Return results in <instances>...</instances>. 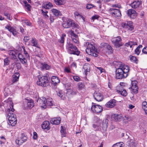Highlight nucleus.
Segmentation results:
<instances>
[{
	"instance_id": "nucleus-1",
	"label": "nucleus",
	"mask_w": 147,
	"mask_h": 147,
	"mask_svg": "<svg viewBox=\"0 0 147 147\" xmlns=\"http://www.w3.org/2000/svg\"><path fill=\"white\" fill-rule=\"evenodd\" d=\"M114 63L118 67L116 68L115 70L116 78L120 79L127 77L129 70V67L121 62L115 61Z\"/></svg>"
},
{
	"instance_id": "nucleus-2",
	"label": "nucleus",
	"mask_w": 147,
	"mask_h": 147,
	"mask_svg": "<svg viewBox=\"0 0 147 147\" xmlns=\"http://www.w3.org/2000/svg\"><path fill=\"white\" fill-rule=\"evenodd\" d=\"M85 46H86V53L88 55L94 57L98 56V54L99 53V51L95 49L94 46L90 42H87L84 44Z\"/></svg>"
},
{
	"instance_id": "nucleus-3",
	"label": "nucleus",
	"mask_w": 147,
	"mask_h": 147,
	"mask_svg": "<svg viewBox=\"0 0 147 147\" xmlns=\"http://www.w3.org/2000/svg\"><path fill=\"white\" fill-rule=\"evenodd\" d=\"M38 80L37 82L38 85L43 87H46L48 85L50 78L48 74L42 76H38Z\"/></svg>"
},
{
	"instance_id": "nucleus-4",
	"label": "nucleus",
	"mask_w": 147,
	"mask_h": 147,
	"mask_svg": "<svg viewBox=\"0 0 147 147\" xmlns=\"http://www.w3.org/2000/svg\"><path fill=\"white\" fill-rule=\"evenodd\" d=\"M66 48L69 54L78 55L80 53V52L78 51L77 47L71 43H67Z\"/></svg>"
},
{
	"instance_id": "nucleus-5",
	"label": "nucleus",
	"mask_w": 147,
	"mask_h": 147,
	"mask_svg": "<svg viewBox=\"0 0 147 147\" xmlns=\"http://www.w3.org/2000/svg\"><path fill=\"white\" fill-rule=\"evenodd\" d=\"M63 27L65 28H69L73 26L74 27L77 29L79 28V26L73 22L71 19H68L66 21L63 22L62 24Z\"/></svg>"
},
{
	"instance_id": "nucleus-6",
	"label": "nucleus",
	"mask_w": 147,
	"mask_h": 147,
	"mask_svg": "<svg viewBox=\"0 0 147 147\" xmlns=\"http://www.w3.org/2000/svg\"><path fill=\"white\" fill-rule=\"evenodd\" d=\"M7 117L9 122V124L12 126H15L17 122L16 115L12 112H9L7 114Z\"/></svg>"
},
{
	"instance_id": "nucleus-7",
	"label": "nucleus",
	"mask_w": 147,
	"mask_h": 147,
	"mask_svg": "<svg viewBox=\"0 0 147 147\" xmlns=\"http://www.w3.org/2000/svg\"><path fill=\"white\" fill-rule=\"evenodd\" d=\"M92 104L93 105L92 106L91 109L94 113H98L102 111V108L101 106L98 105H95V104L93 103H92Z\"/></svg>"
},
{
	"instance_id": "nucleus-8",
	"label": "nucleus",
	"mask_w": 147,
	"mask_h": 147,
	"mask_svg": "<svg viewBox=\"0 0 147 147\" xmlns=\"http://www.w3.org/2000/svg\"><path fill=\"white\" fill-rule=\"evenodd\" d=\"M7 102L6 104H4V105H7V111L8 112L10 111L13 112L14 109L13 108V103L11 100V98H9L7 101H6Z\"/></svg>"
},
{
	"instance_id": "nucleus-9",
	"label": "nucleus",
	"mask_w": 147,
	"mask_h": 147,
	"mask_svg": "<svg viewBox=\"0 0 147 147\" xmlns=\"http://www.w3.org/2000/svg\"><path fill=\"white\" fill-rule=\"evenodd\" d=\"M113 42L116 48L121 46L123 45V43L121 42V39L119 36L115 38L113 40Z\"/></svg>"
},
{
	"instance_id": "nucleus-10",
	"label": "nucleus",
	"mask_w": 147,
	"mask_h": 147,
	"mask_svg": "<svg viewBox=\"0 0 147 147\" xmlns=\"http://www.w3.org/2000/svg\"><path fill=\"white\" fill-rule=\"evenodd\" d=\"M110 11L111 14L115 17H120L121 15V11L119 9L111 8Z\"/></svg>"
},
{
	"instance_id": "nucleus-11",
	"label": "nucleus",
	"mask_w": 147,
	"mask_h": 147,
	"mask_svg": "<svg viewBox=\"0 0 147 147\" xmlns=\"http://www.w3.org/2000/svg\"><path fill=\"white\" fill-rule=\"evenodd\" d=\"M68 32L73 42L75 43L78 44L79 41L78 36L75 34L74 31L72 30L69 31Z\"/></svg>"
},
{
	"instance_id": "nucleus-12",
	"label": "nucleus",
	"mask_w": 147,
	"mask_h": 147,
	"mask_svg": "<svg viewBox=\"0 0 147 147\" xmlns=\"http://www.w3.org/2000/svg\"><path fill=\"white\" fill-rule=\"evenodd\" d=\"M27 140V137L23 134H22L20 139L16 140V143L18 144L21 145L23 143L26 142Z\"/></svg>"
},
{
	"instance_id": "nucleus-13",
	"label": "nucleus",
	"mask_w": 147,
	"mask_h": 147,
	"mask_svg": "<svg viewBox=\"0 0 147 147\" xmlns=\"http://www.w3.org/2000/svg\"><path fill=\"white\" fill-rule=\"evenodd\" d=\"M137 82L136 81H131V91L134 93L136 94L138 92V88L137 85Z\"/></svg>"
},
{
	"instance_id": "nucleus-14",
	"label": "nucleus",
	"mask_w": 147,
	"mask_h": 147,
	"mask_svg": "<svg viewBox=\"0 0 147 147\" xmlns=\"http://www.w3.org/2000/svg\"><path fill=\"white\" fill-rule=\"evenodd\" d=\"M127 14L129 17L132 19L135 18L137 16L136 12L133 9H128L127 11Z\"/></svg>"
},
{
	"instance_id": "nucleus-15",
	"label": "nucleus",
	"mask_w": 147,
	"mask_h": 147,
	"mask_svg": "<svg viewBox=\"0 0 147 147\" xmlns=\"http://www.w3.org/2000/svg\"><path fill=\"white\" fill-rule=\"evenodd\" d=\"M47 99L44 97H42L38 98L37 101L40 104V106L43 108H46V101Z\"/></svg>"
},
{
	"instance_id": "nucleus-16",
	"label": "nucleus",
	"mask_w": 147,
	"mask_h": 147,
	"mask_svg": "<svg viewBox=\"0 0 147 147\" xmlns=\"http://www.w3.org/2000/svg\"><path fill=\"white\" fill-rule=\"evenodd\" d=\"M94 99L98 101H102L103 98V96L101 93L98 92H96L93 95Z\"/></svg>"
},
{
	"instance_id": "nucleus-17",
	"label": "nucleus",
	"mask_w": 147,
	"mask_h": 147,
	"mask_svg": "<svg viewBox=\"0 0 147 147\" xmlns=\"http://www.w3.org/2000/svg\"><path fill=\"white\" fill-rule=\"evenodd\" d=\"M123 25L124 27L127 28L128 30L130 31H132L134 28L133 24L131 22L129 21L124 23Z\"/></svg>"
},
{
	"instance_id": "nucleus-18",
	"label": "nucleus",
	"mask_w": 147,
	"mask_h": 147,
	"mask_svg": "<svg viewBox=\"0 0 147 147\" xmlns=\"http://www.w3.org/2000/svg\"><path fill=\"white\" fill-rule=\"evenodd\" d=\"M111 119L116 121H120L123 119V117L121 115L114 114L112 115Z\"/></svg>"
},
{
	"instance_id": "nucleus-19",
	"label": "nucleus",
	"mask_w": 147,
	"mask_h": 147,
	"mask_svg": "<svg viewBox=\"0 0 147 147\" xmlns=\"http://www.w3.org/2000/svg\"><path fill=\"white\" fill-rule=\"evenodd\" d=\"M50 124L49 121H45L43 122L41 125V127L42 129H46L47 130H49L50 128Z\"/></svg>"
},
{
	"instance_id": "nucleus-20",
	"label": "nucleus",
	"mask_w": 147,
	"mask_h": 147,
	"mask_svg": "<svg viewBox=\"0 0 147 147\" xmlns=\"http://www.w3.org/2000/svg\"><path fill=\"white\" fill-rule=\"evenodd\" d=\"M116 101L115 99L111 100L106 104V106L109 108H113L116 105Z\"/></svg>"
},
{
	"instance_id": "nucleus-21",
	"label": "nucleus",
	"mask_w": 147,
	"mask_h": 147,
	"mask_svg": "<svg viewBox=\"0 0 147 147\" xmlns=\"http://www.w3.org/2000/svg\"><path fill=\"white\" fill-rule=\"evenodd\" d=\"M5 28L8 29V30L10 32L12 33V34L14 36H16L17 35V32L16 30L12 27L10 25H7L5 27Z\"/></svg>"
},
{
	"instance_id": "nucleus-22",
	"label": "nucleus",
	"mask_w": 147,
	"mask_h": 147,
	"mask_svg": "<svg viewBox=\"0 0 147 147\" xmlns=\"http://www.w3.org/2000/svg\"><path fill=\"white\" fill-rule=\"evenodd\" d=\"M141 1H135L133 2L130 5L133 9H136L138 8L141 3Z\"/></svg>"
},
{
	"instance_id": "nucleus-23",
	"label": "nucleus",
	"mask_w": 147,
	"mask_h": 147,
	"mask_svg": "<svg viewBox=\"0 0 147 147\" xmlns=\"http://www.w3.org/2000/svg\"><path fill=\"white\" fill-rule=\"evenodd\" d=\"M61 121V118L59 117L52 119L50 121L51 123L53 124L58 125Z\"/></svg>"
},
{
	"instance_id": "nucleus-24",
	"label": "nucleus",
	"mask_w": 147,
	"mask_h": 147,
	"mask_svg": "<svg viewBox=\"0 0 147 147\" xmlns=\"http://www.w3.org/2000/svg\"><path fill=\"white\" fill-rule=\"evenodd\" d=\"M52 83L55 85H56L58 83H59L60 80L59 78L56 76H52L51 78Z\"/></svg>"
},
{
	"instance_id": "nucleus-25",
	"label": "nucleus",
	"mask_w": 147,
	"mask_h": 147,
	"mask_svg": "<svg viewBox=\"0 0 147 147\" xmlns=\"http://www.w3.org/2000/svg\"><path fill=\"white\" fill-rule=\"evenodd\" d=\"M53 6V5L51 3L47 2L43 5L42 7L46 9H49L51 8Z\"/></svg>"
},
{
	"instance_id": "nucleus-26",
	"label": "nucleus",
	"mask_w": 147,
	"mask_h": 147,
	"mask_svg": "<svg viewBox=\"0 0 147 147\" xmlns=\"http://www.w3.org/2000/svg\"><path fill=\"white\" fill-rule=\"evenodd\" d=\"M18 59L23 64H26L27 63V60L25 58L23 55L21 53H19L18 55Z\"/></svg>"
},
{
	"instance_id": "nucleus-27",
	"label": "nucleus",
	"mask_w": 147,
	"mask_h": 147,
	"mask_svg": "<svg viewBox=\"0 0 147 147\" xmlns=\"http://www.w3.org/2000/svg\"><path fill=\"white\" fill-rule=\"evenodd\" d=\"M32 45L34 47L39 48L40 47L38 44V40L35 38H32L31 40Z\"/></svg>"
},
{
	"instance_id": "nucleus-28",
	"label": "nucleus",
	"mask_w": 147,
	"mask_h": 147,
	"mask_svg": "<svg viewBox=\"0 0 147 147\" xmlns=\"http://www.w3.org/2000/svg\"><path fill=\"white\" fill-rule=\"evenodd\" d=\"M40 67L42 70H48L51 67L49 65L45 63H41Z\"/></svg>"
},
{
	"instance_id": "nucleus-29",
	"label": "nucleus",
	"mask_w": 147,
	"mask_h": 147,
	"mask_svg": "<svg viewBox=\"0 0 147 147\" xmlns=\"http://www.w3.org/2000/svg\"><path fill=\"white\" fill-rule=\"evenodd\" d=\"M9 54L12 59H16L17 54L16 51L13 50H10L9 51Z\"/></svg>"
},
{
	"instance_id": "nucleus-30",
	"label": "nucleus",
	"mask_w": 147,
	"mask_h": 147,
	"mask_svg": "<svg viewBox=\"0 0 147 147\" xmlns=\"http://www.w3.org/2000/svg\"><path fill=\"white\" fill-rule=\"evenodd\" d=\"M104 46H107V52L109 54H111L113 53V49L112 47L109 45L107 43L104 44Z\"/></svg>"
},
{
	"instance_id": "nucleus-31",
	"label": "nucleus",
	"mask_w": 147,
	"mask_h": 147,
	"mask_svg": "<svg viewBox=\"0 0 147 147\" xmlns=\"http://www.w3.org/2000/svg\"><path fill=\"white\" fill-rule=\"evenodd\" d=\"M51 11L53 14L55 16H58L61 15L60 12L57 9H53Z\"/></svg>"
},
{
	"instance_id": "nucleus-32",
	"label": "nucleus",
	"mask_w": 147,
	"mask_h": 147,
	"mask_svg": "<svg viewBox=\"0 0 147 147\" xmlns=\"http://www.w3.org/2000/svg\"><path fill=\"white\" fill-rule=\"evenodd\" d=\"M108 121V120L107 119H105L103 120L102 127L103 129L106 130L107 129V127Z\"/></svg>"
},
{
	"instance_id": "nucleus-33",
	"label": "nucleus",
	"mask_w": 147,
	"mask_h": 147,
	"mask_svg": "<svg viewBox=\"0 0 147 147\" xmlns=\"http://www.w3.org/2000/svg\"><path fill=\"white\" fill-rule=\"evenodd\" d=\"M27 101V105H28V108H31L34 106V103L33 100H28L26 99Z\"/></svg>"
},
{
	"instance_id": "nucleus-34",
	"label": "nucleus",
	"mask_w": 147,
	"mask_h": 147,
	"mask_svg": "<svg viewBox=\"0 0 147 147\" xmlns=\"http://www.w3.org/2000/svg\"><path fill=\"white\" fill-rule=\"evenodd\" d=\"M78 89L79 91L82 92L84 91L85 90V86L84 84L81 82L79 83L78 84Z\"/></svg>"
},
{
	"instance_id": "nucleus-35",
	"label": "nucleus",
	"mask_w": 147,
	"mask_h": 147,
	"mask_svg": "<svg viewBox=\"0 0 147 147\" xmlns=\"http://www.w3.org/2000/svg\"><path fill=\"white\" fill-rule=\"evenodd\" d=\"M142 106L146 114L147 115V102L145 101L143 102L142 104Z\"/></svg>"
},
{
	"instance_id": "nucleus-36",
	"label": "nucleus",
	"mask_w": 147,
	"mask_h": 147,
	"mask_svg": "<svg viewBox=\"0 0 147 147\" xmlns=\"http://www.w3.org/2000/svg\"><path fill=\"white\" fill-rule=\"evenodd\" d=\"M16 74L13 75V80H12V82L13 83H14L15 82H16L17 81H18L20 75L18 73H16Z\"/></svg>"
},
{
	"instance_id": "nucleus-37",
	"label": "nucleus",
	"mask_w": 147,
	"mask_h": 147,
	"mask_svg": "<svg viewBox=\"0 0 147 147\" xmlns=\"http://www.w3.org/2000/svg\"><path fill=\"white\" fill-rule=\"evenodd\" d=\"M24 3V8L27 9L28 11H30L31 10V6L28 4L27 2L25 0L23 1Z\"/></svg>"
},
{
	"instance_id": "nucleus-38",
	"label": "nucleus",
	"mask_w": 147,
	"mask_h": 147,
	"mask_svg": "<svg viewBox=\"0 0 147 147\" xmlns=\"http://www.w3.org/2000/svg\"><path fill=\"white\" fill-rule=\"evenodd\" d=\"M117 92L118 93H119L122 96H125L127 95V93L126 91L122 88L121 90H118Z\"/></svg>"
},
{
	"instance_id": "nucleus-39",
	"label": "nucleus",
	"mask_w": 147,
	"mask_h": 147,
	"mask_svg": "<svg viewBox=\"0 0 147 147\" xmlns=\"http://www.w3.org/2000/svg\"><path fill=\"white\" fill-rule=\"evenodd\" d=\"M46 105V107L47 106H51L53 105L52 99L51 98H49L47 99Z\"/></svg>"
},
{
	"instance_id": "nucleus-40",
	"label": "nucleus",
	"mask_w": 147,
	"mask_h": 147,
	"mask_svg": "<svg viewBox=\"0 0 147 147\" xmlns=\"http://www.w3.org/2000/svg\"><path fill=\"white\" fill-rule=\"evenodd\" d=\"M41 11V14L42 15L44 18L46 19H48L49 16L47 14L48 13V11L47 10L44 11L42 9Z\"/></svg>"
},
{
	"instance_id": "nucleus-41",
	"label": "nucleus",
	"mask_w": 147,
	"mask_h": 147,
	"mask_svg": "<svg viewBox=\"0 0 147 147\" xmlns=\"http://www.w3.org/2000/svg\"><path fill=\"white\" fill-rule=\"evenodd\" d=\"M55 4L57 5H61L64 4V0H54Z\"/></svg>"
},
{
	"instance_id": "nucleus-42",
	"label": "nucleus",
	"mask_w": 147,
	"mask_h": 147,
	"mask_svg": "<svg viewBox=\"0 0 147 147\" xmlns=\"http://www.w3.org/2000/svg\"><path fill=\"white\" fill-rule=\"evenodd\" d=\"M61 129L60 130L61 136L62 137H65V136L66 131L65 128L63 126H61Z\"/></svg>"
},
{
	"instance_id": "nucleus-43",
	"label": "nucleus",
	"mask_w": 147,
	"mask_h": 147,
	"mask_svg": "<svg viewBox=\"0 0 147 147\" xmlns=\"http://www.w3.org/2000/svg\"><path fill=\"white\" fill-rule=\"evenodd\" d=\"M123 144L122 142H120L113 144V147H123Z\"/></svg>"
},
{
	"instance_id": "nucleus-44",
	"label": "nucleus",
	"mask_w": 147,
	"mask_h": 147,
	"mask_svg": "<svg viewBox=\"0 0 147 147\" xmlns=\"http://www.w3.org/2000/svg\"><path fill=\"white\" fill-rule=\"evenodd\" d=\"M142 45H140L135 50V54L137 55H139L140 53V48H142Z\"/></svg>"
},
{
	"instance_id": "nucleus-45",
	"label": "nucleus",
	"mask_w": 147,
	"mask_h": 147,
	"mask_svg": "<svg viewBox=\"0 0 147 147\" xmlns=\"http://www.w3.org/2000/svg\"><path fill=\"white\" fill-rule=\"evenodd\" d=\"M10 61L8 58H6L4 60V65L6 66L9 65Z\"/></svg>"
},
{
	"instance_id": "nucleus-46",
	"label": "nucleus",
	"mask_w": 147,
	"mask_h": 147,
	"mask_svg": "<svg viewBox=\"0 0 147 147\" xmlns=\"http://www.w3.org/2000/svg\"><path fill=\"white\" fill-rule=\"evenodd\" d=\"M4 16H6L7 18V19L10 20H11L12 19V17H10V14L9 13H8L6 12H5L4 13Z\"/></svg>"
},
{
	"instance_id": "nucleus-47",
	"label": "nucleus",
	"mask_w": 147,
	"mask_h": 147,
	"mask_svg": "<svg viewBox=\"0 0 147 147\" xmlns=\"http://www.w3.org/2000/svg\"><path fill=\"white\" fill-rule=\"evenodd\" d=\"M72 76L75 81L78 82L80 81L81 79L79 77L76 76Z\"/></svg>"
},
{
	"instance_id": "nucleus-48",
	"label": "nucleus",
	"mask_w": 147,
	"mask_h": 147,
	"mask_svg": "<svg viewBox=\"0 0 147 147\" xmlns=\"http://www.w3.org/2000/svg\"><path fill=\"white\" fill-rule=\"evenodd\" d=\"M130 60L132 62L136 63L137 59L136 57L130 56L129 57Z\"/></svg>"
},
{
	"instance_id": "nucleus-49",
	"label": "nucleus",
	"mask_w": 147,
	"mask_h": 147,
	"mask_svg": "<svg viewBox=\"0 0 147 147\" xmlns=\"http://www.w3.org/2000/svg\"><path fill=\"white\" fill-rule=\"evenodd\" d=\"M74 15L75 16H79V17L82 18L83 20H84V18L83 17V16H82L81 15L79 14V13L78 12H76V11L74 13Z\"/></svg>"
},
{
	"instance_id": "nucleus-50",
	"label": "nucleus",
	"mask_w": 147,
	"mask_h": 147,
	"mask_svg": "<svg viewBox=\"0 0 147 147\" xmlns=\"http://www.w3.org/2000/svg\"><path fill=\"white\" fill-rule=\"evenodd\" d=\"M69 90V92H70V94L72 95H75L78 92L77 90Z\"/></svg>"
},
{
	"instance_id": "nucleus-51",
	"label": "nucleus",
	"mask_w": 147,
	"mask_h": 147,
	"mask_svg": "<svg viewBox=\"0 0 147 147\" xmlns=\"http://www.w3.org/2000/svg\"><path fill=\"white\" fill-rule=\"evenodd\" d=\"M66 36V35L65 34H62L60 40H59V42L61 43H64V37Z\"/></svg>"
},
{
	"instance_id": "nucleus-52",
	"label": "nucleus",
	"mask_w": 147,
	"mask_h": 147,
	"mask_svg": "<svg viewBox=\"0 0 147 147\" xmlns=\"http://www.w3.org/2000/svg\"><path fill=\"white\" fill-rule=\"evenodd\" d=\"M57 95L59 97L62 98L63 94L61 90L59 91L57 93Z\"/></svg>"
},
{
	"instance_id": "nucleus-53",
	"label": "nucleus",
	"mask_w": 147,
	"mask_h": 147,
	"mask_svg": "<svg viewBox=\"0 0 147 147\" xmlns=\"http://www.w3.org/2000/svg\"><path fill=\"white\" fill-rule=\"evenodd\" d=\"M33 139L34 140H37L38 138V135L37 133L36 132H34L33 133Z\"/></svg>"
},
{
	"instance_id": "nucleus-54",
	"label": "nucleus",
	"mask_w": 147,
	"mask_h": 147,
	"mask_svg": "<svg viewBox=\"0 0 147 147\" xmlns=\"http://www.w3.org/2000/svg\"><path fill=\"white\" fill-rule=\"evenodd\" d=\"M130 48L132 47L133 45H137L136 42L134 41H130Z\"/></svg>"
},
{
	"instance_id": "nucleus-55",
	"label": "nucleus",
	"mask_w": 147,
	"mask_h": 147,
	"mask_svg": "<svg viewBox=\"0 0 147 147\" xmlns=\"http://www.w3.org/2000/svg\"><path fill=\"white\" fill-rule=\"evenodd\" d=\"M94 6L93 5L88 4L87 5L86 8L87 9H90L91 8H92Z\"/></svg>"
},
{
	"instance_id": "nucleus-56",
	"label": "nucleus",
	"mask_w": 147,
	"mask_h": 147,
	"mask_svg": "<svg viewBox=\"0 0 147 147\" xmlns=\"http://www.w3.org/2000/svg\"><path fill=\"white\" fill-rule=\"evenodd\" d=\"M88 67H90L89 65L88 64H85L83 66V69L84 70L88 68Z\"/></svg>"
},
{
	"instance_id": "nucleus-57",
	"label": "nucleus",
	"mask_w": 147,
	"mask_h": 147,
	"mask_svg": "<svg viewBox=\"0 0 147 147\" xmlns=\"http://www.w3.org/2000/svg\"><path fill=\"white\" fill-rule=\"evenodd\" d=\"M142 52L144 54H147V47H144L143 49Z\"/></svg>"
},
{
	"instance_id": "nucleus-58",
	"label": "nucleus",
	"mask_w": 147,
	"mask_h": 147,
	"mask_svg": "<svg viewBox=\"0 0 147 147\" xmlns=\"http://www.w3.org/2000/svg\"><path fill=\"white\" fill-rule=\"evenodd\" d=\"M24 52V53L25 54L26 57L27 58H28L29 59V54L27 53V52L26 51V50H24L23 51Z\"/></svg>"
},
{
	"instance_id": "nucleus-59",
	"label": "nucleus",
	"mask_w": 147,
	"mask_h": 147,
	"mask_svg": "<svg viewBox=\"0 0 147 147\" xmlns=\"http://www.w3.org/2000/svg\"><path fill=\"white\" fill-rule=\"evenodd\" d=\"M26 103H27V101L26 99L25 100V101L24 102L23 104V106H24L25 108H28V105H27V104Z\"/></svg>"
},
{
	"instance_id": "nucleus-60",
	"label": "nucleus",
	"mask_w": 147,
	"mask_h": 147,
	"mask_svg": "<svg viewBox=\"0 0 147 147\" xmlns=\"http://www.w3.org/2000/svg\"><path fill=\"white\" fill-rule=\"evenodd\" d=\"M65 71L67 73H70L71 72V70L68 67H65L64 69Z\"/></svg>"
},
{
	"instance_id": "nucleus-61",
	"label": "nucleus",
	"mask_w": 147,
	"mask_h": 147,
	"mask_svg": "<svg viewBox=\"0 0 147 147\" xmlns=\"http://www.w3.org/2000/svg\"><path fill=\"white\" fill-rule=\"evenodd\" d=\"M25 23L27 26H30L31 25V23L28 20H26L24 22Z\"/></svg>"
},
{
	"instance_id": "nucleus-62",
	"label": "nucleus",
	"mask_w": 147,
	"mask_h": 147,
	"mask_svg": "<svg viewBox=\"0 0 147 147\" xmlns=\"http://www.w3.org/2000/svg\"><path fill=\"white\" fill-rule=\"evenodd\" d=\"M136 143L135 142H131L129 144L130 147H135Z\"/></svg>"
},
{
	"instance_id": "nucleus-63",
	"label": "nucleus",
	"mask_w": 147,
	"mask_h": 147,
	"mask_svg": "<svg viewBox=\"0 0 147 147\" xmlns=\"http://www.w3.org/2000/svg\"><path fill=\"white\" fill-rule=\"evenodd\" d=\"M93 127L94 129H96V130H98L100 128V127L99 126H97L96 125L94 124L93 125Z\"/></svg>"
},
{
	"instance_id": "nucleus-64",
	"label": "nucleus",
	"mask_w": 147,
	"mask_h": 147,
	"mask_svg": "<svg viewBox=\"0 0 147 147\" xmlns=\"http://www.w3.org/2000/svg\"><path fill=\"white\" fill-rule=\"evenodd\" d=\"M29 39L30 38L29 36H25L24 37V40L25 42H27Z\"/></svg>"
}]
</instances>
